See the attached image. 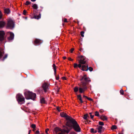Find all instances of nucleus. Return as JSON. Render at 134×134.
I'll return each mask as SVG.
<instances>
[{"instance_id": "nucleus-54", "label": "nucleus", "mask_w": 134, "mask_h": 134, "mask_svg": "<svg viewBox=\"0 0 134 134\" xmlns=\"http://www.w3.org/2000/svg\"><path fill=\"white\" fill-rule=\"evenodd\" d=\"M57 110L59 111H60V110H59V109H58V108H57Z\"/></svg>"}, {"instance_id": "nucleus-37", "label": "nucleus", "mask_w": 134, "mask_h": 134, "mask_svg": "<svg viewBox=\"0 0 134 134\" xmlns=\"http://www.w3.org/2000/svg\"><path fill=\"white\" fill-rule=\"evenodd\" d=\"M84 32L83 31H81V36L83 37H84Z\"/></svg>"}, {"instance_id": "nucleus-9", "label": "nucleus", "mask_w": 134, "mask_h": 134, "mask_svg": "<svg viewBox=\"0 0 134 134\" xmlns=\"http://www.w3.org/2000/svg\"><path fill=\"white\" fill-rule=\"evenodd\" d=\"M88 65L86 63V65H81L80 69L83 71H87L88 70Z\"/></svg>"}, {"instance_id": "nucleus-6", "label": "nucleus", "mask_w": 134, "mask_h": 134, "mask_svg": "<svg viewBox=\"0 0 134 134\" xmlns=\"http://www.w3.org/2000/svg\"><path fill=\"white\" fill-rule=\"evenodd\" d=\"M7 27L8 28H12L14 26V23L13 20L10 19H7Z\"/></svg>"}, {"instance_id": "nucleus-56", "label": "nucleus", "mask_w": 134, "mask_h": 134, "mask_svg": "<svg viewBox=\"0 0 134 134\" xmlns=\"http://www.w3.org/2000/svg\"><path fill=\"white\" fill-rule=\"evenodd\" d=\"M118 134H123V133H119Z\"/></svg>"}, {"instance_id": "nucleus-26", "label": "nucleus", "mask_w": 134, "mask_h": 134, "mask_svg": "<svg viewBox=\"0 0 134 134\" xmlns=\"http://www.w3.org/2000/svg\"><path fill=\"white\" fill-rule=\"evenodd\" d=\"M41 103H45L44 99L43 98H42L41 99Z\"/></svg>"}, {"instance_id": "nucleus-3", "label": "nucleus", "mask_w": 134, "mask_h": 134, "mask_svg": "<svg viewBox=\"0 0 134 134\" xmlns=\"http://www.w3.org/2000/svg\"><path fill=\"white\" fill-rule=\"evenodd\" d=\"M24 95L26 99H31L34 100L36 98V94L29 91L25 92L24 93Z\"/></svg>"}, {"instance_id": "nucleus-53", "label": "nucleus", "mask_w": 134, "mask_h": 134, "mask_svg": "<svg viewBox=\"0 0 134 134\" xmlns=\"http://www.w3.org/2000/svg\"><path fill=\"white\" fill-rule=\"evenodd\" d=\"M83 97L86 98V97H87L86 96H85L84 95L83 96Z\"/></svg>"}, {"instance_id": "nucleus-35", "label": "nucleus", "mask_w": 134, "mask_h": 134, "mask_svg": "<svg viewBox=\"0 0 134 134\" xmlns=\"http://www.w3.org/2000/svg\"><path fill=\"white\" fill-rule=\"evenodd\" d=\"M121 94L122 95H123L124 93V91L122 90H121L120 91Z\"/></svg>"}, {"instance_id": "nucleus-7", "label": "nucleus", "mask_w": 134, "mask_h": 134, "mask_svg": "<svg viewBox=\"0 0 134 134\" xmlns=\"http://www.w3.org/2000/svg\"><path fill=\"white\" fill-rule=\"evenodd\" d=\"M49 84L46 82H44L42 85V87L43 88L44 91L45 92L47 91L49 89Z\"/></svg>"}, {"instance_id": "nucleus-2", "label": "nucleus", "mask_w": 134, "mask_h": 134, "mask_svg": "<svg viewBox=\"0 0 134 134\" xmlns=\"http://www.w3.org/2000/svg\"><path fill=\"white\" fill-rule=\"evenodd\" d=\"M81 83L80 84V87L79 88L80 93H82L84 92L87 89L86 85L87 83L90 81V79L85 74L83 75L80 79Z\"/></svg>"}, {"instance_id": "nucleus-8", "label": "nucleus", "mask_w": 134, "mask_h": 134, "mask_svg": "<svg viewBox=\"0 0 134 134\" xmlns=\"http://www.w3.org/2000/svg\"><path fill=\"white\" fill-rule=\"evenodd\" d=\"M5 34L3 31H0V41H2L4 40Z\"/></svg>"}, {"instance_id": "nucleus-30", "label": "nucleus", "mask_w": 134, "mask_h": 134, "mask_svg": "<svg viewBox=\"0 0 134 134\" xmlns=\"http://www.w3.org/2000/svg\"><path fill=\"white\" fill-rule=\"evenodd\" d=\"M30 3H31V2H30L28 1H27L26 2L25 4V5H29L30 4Z\"/></svg>"}, {"instance_id": "nucleus-45", "label": "nucleus", "mask_w": 134, "mask_h": 134, "mask_svg": "<svg viewBox=\"0 0 134 134\" xmlns=\"http://www.w3.org/2000/svg\"><path fill=\"white\" fill-rule=\"evenodd\" d=\"M62 78L63 80H66V78L65 77H63Z\"/></svg>"}, {"instance_id": "nucleus-27", "label": "nucleus", "mask_w": 134, "mask_h": 134, "mask_svg": "<svg viewBox=\"0 0 134 134\" xmlns=\"http://www.w3.org/2000/svg\"><path fill=\"white\" fill-rule=\"evenodd\" d=\"M88 116V114H87L84 115L83 117V119L85 120H86Z\"/></svg>"}, {"instance_id": "nucleus-23", "label": "nucleus", "mask_w": 134, "mask_h": 134, "mask_svg": "<svg viewBox=\"0 0 134 134\" xmlns=\"http://www.w3.org/2000/svg\"><path fill=\"white\" fill-rule=\"evenodd\" d=\"M74 92L76 93L78 92L79 90L78 88L77 87H75L74 89Z\"/></svg>"}, {"instance_id": "nucleus-15", "label": "nucleus", "mask_w": 134, "mask_h": 134, "mask_svg": "<svg viewBox=\"0 0 134 134\" xmlns=\"http://www.w3.org/2000/svg\"><path fill=\"white\" fill-rule=\"evenodd\" d=\"M60 115L62 117H66V119L67 117H70L69 116H68L67 114L64 112L61 113L60 114Z\"/></svg>"}, {"instance_id": "nucleus-49", "label": "nucleus", "mask_w": 134, "mask_h": 134, "mask_svg": "<svg viewBox=\"0 0 134 134\" xmlns=\"http://www.w3.org/2000/svg\"><path fill=\"white\" fill-rule=\"evenodd\" d=\"M35 130H36L35 128H34V129H33L32 130V131H33L34 132H35Z\"/></svg>"}, {"instance_id": "nucleus-57", "label": "nucleus", "mask_w": 134, "mask_h": 134, "mask_svg": "<svg viewBox=\"0 0 134 134\" xmlns=\"http://www.w3.org/2000/svg\"><path fill=\"white\" fill-rule=\"evenodd\" d=\"M80 51H81V49H80Z\"/></svg>"}, {"instance_id": "nucleus-10", "label": "nucleus", "mask_w": 134, "mask_h": 134, "mask_svg": "<svg viewBox=\"0 0 134 134\" xmlns=\"http://www.w3.org/2000/svg\"><path fill=\"white\" fill-rule=\"evenodd\" d=\"M42 42V41L40 40L36 39L34 41V44L35 45H39Z\"/></svg>"}, {"instance_id": "nucleus-31", "label": "nucleus", "mask_w": 134, "mask_h": 134, "mask_svg": "<svg viewBox=\"0 0 134 134\" xmlns=\"http://www.w3.org/2000/svg\"><path fill=\"white\" fill-rule=\"evenodd\" d=\"M99 124L101 126H103L104 125L103 122H102L99 121Z\"/></svg>"}, {"instance_id": "nucleus-20", "label": "nucleus", "mask_w": 134, "mask_h": 134, "mask_svg": "<svg viewBox=\"0 0 134 134\" xmlns=\"http://www.w3.org/2000/svg\"><path fill=\"white\" fill-rule=\"evenodd\" d=\"M32 7L33 9H37L38 8L37 5L36 4H33L32 6Z\"/></svg>"}, {"instance_id": "nucleus-22", "label": "nucleus", "mask_w": 134, "mask_h": 134, "mask_svg": "<svg viewBox=\"0 0 134 134\" xmlns=\"http://www.w3.org/2000/svg\"><path fill=\"white\" fill-rule=\"evenodd\" d=\"M91 133H96L97 132V131L96 130H94L93 128H91Z\"/></svg>"}, {"instance_id": "nucleus-1", "label": "nucleus", "mask_w": 134, "mask_h": 134, "mask_svg": "<svg viewBox=\"0 0 134 134\" xmlns=\"http://www.w3.org/2000/svg\"><path fill=\"white\" fill-rule=\"evenodd\" d=\"M66 120L68 121L66 124L67 127H64L63 131L60 128L57 127L55 128L54 130L56 134H65V132L68 133L70 130V129L68 127L72 128L77 132L81 131V129L75 120L71 117H67Z\"/></svg>"}, {"instance_id": "nucleus-5", "label": "nucleus", "mask_w": 134, "mask_h": 134, "mask_svg": "<svg viewBox=\"0 0 134 134\" xmlns=\"http://www.w3.org/2000/svg\"><path fill=\"white\" fill-rule=\"evenodd\" d=\"M16 98L18 102L20 104H22L25 102V98L21 94H18L16 95Z\"/></svg>"}, {"instance_id": "nucleus-21", "label": "nucleus", "mask_w": 134, "mask_h": 134, "mask_svg": "<svg viewBox=\"0 0 134 134\" xmlns=\"http://www.w3.org/2000/svg\"><path fill=\"white\" fill-rule=\"evenodd\" d=\"M53 67L54 69V73L55 74L56 73V66L54 64H53Z\"/></svg>"}, {"instance_id": "nucleus-32", "label": "nucleus", "mask_w": 134, "mask_h": 134, "mask_svg": "<svg viewBox=\"0 0 134 134\" xmlns=\"http://www.w3.org/2000/svg\"><path fill=\"white\" fill-rule=\"evenodd\" d=\"M62 20L64 22H67V19L65 18H64L62 19Z\"/></svg>"}, {"instance_id": "nucleus-29", "label": "nucleus", "mask_w": 134, "mask_h": 134, "mask_svg": "<svg viewBox=\"0 0 134 134\" xmlns=\"http://www.w3.org/2000/svg\"><path fill=\"white\" fill-rule=\"evenodd\" d=\"M3 52L1 51V50L0 49V58L2 57L3 55Z\"/></svg>"}, {"instance_id": "nucleus-12", "label": "nucleus", "mask_w": 134, "mask_h": 134, "mask_svg": "<svg viewBox=\"0 0 134 134\" xmlns=\"http://www.w3.org/2000/svg\"><path fill=\"white\" fill-rule=\"evenodd\" d=\"M6 24L5 22L3 21H0V29L4 27Z\"/></svg>"}, {"instance_id": "nucleus-39", "label": "nucleus", "mask_w": 134, "mask_h": 134, "mask_svg": "<svg viewBox=\"0 0 134 134\" xmlns=\"http://www.w3.org/2000/svg\"><path fill=\"white\" fill-rule=\"evenodd\" d=\"M74 50V49L73 48H72L70 50V53H72Z\"/></svg>"}, {"instance_id": "nucleus-50", "label": "nucleus", "mask_w": 134, "mask_h": 134, "mask_svg": "<svg viewBox=\"0 0 134 134\" xmlns=\"http://www.w3.org/2000/svg\"><path fill=\"white\" fill-rule=\"evenodd\" d=\"M31 130H29V131L28 134H30V132H31Z\"/></svg>"}, {"instance_id": "nucleus-4", "label": "nucleus", "mask_w": 134, "mask_h": 134, "mask_svg": "<svg viewBox=\"0 0 134 134\" xmlns=\"http://www.w3.org/2000/svg\"><path fill=\"white\" fill-rule=\"evenodd\" d=\"M76 59L79 61V63L81 64H85L86 63L87 59L85 57L80 55L77 57Z\"/></svg>"}, {"instance_id": "nucleus-48", "label": "nucleus", "mask_w": 134, "mask_h": 134, "mask_svg": "<svg viewBox=\"0 0 134 134\" xmlns=\"http://www.w3.org/2000/svg\"><path fill=\"white\" fill-rule=\"evenodd\" d=\"M59 76H57L56 77V79L57 80H59Z\"/></svg>"}, {"instance_id": "nucleus-19", "label": "nucleus", "mask_w": 134, "mask_h": 134, "mask_svg": "<svg viewBox=\"0 0 134 134\" xmlns=\"http://www.w3.org/2000/svg\"><path fill=\"white\" fill-rule=\"evenodd\" d=\"M4 12L5 14H9L10 13V10L9 9H5L4 10Z\"/></svg>"}, {"instance_id": "nucleus-55", "label": "nucleus", "mask_w": 134, "mask_h": 134, "mask_svg": "<svg viewBox=\"0 0 134 134\" xmlns=\"http://www.w3.org/2000/svg\"><path fill=\"white\" fill-rule=\"evenodd\" d=\"M79 21H77V23L78 24H79Z\"/></svg>"}, {"instance_id": "nucleus-36", "label": "nucleus", "mask_w": 134, "mask_h": 134, "mask_svg": "<svg viewBox=\"0 0 134 134\" xmlns=\"http://www.w3.org/2000/svg\"><path fill=\"white\" fill-rule=\"evenodd\" d=\"M89 70L90 71H92L93 70V68L91 67H89V68H88V70Z\"/></svg>"}, {"instance_id": "nucleus-40", "label": "nucleus", "mask_w": 134, "mask_h": 134, "mask_svg": "<svg viewBox=\"0 0 134 134\" xmlns=\"http://www.w3.org/2000/svg\"><path fill=\"white\" fill-rule=\"evenodd\" d=\"M91 113H90L89 114L90 115V117L92 119H93L94 117V115H93L91 114Z\"/></svg>"}, {"instance_id": "nucleus-11", "label": "nucleus", "mask_w": 134, "mask_h": 134, "mask_svg": "<svg viewBox=\"0 0 134 134\" xmlns=\"http://www.w3.org/2000/svg\"><path fill=\"white\" fill-rule=\"evenodd\" d=\"M8 34H9L10 35V36L8 37V40H13L14 38V34L11 32H8Z\"/></svg>"}, {"instance_id": "nucleus-51", "label": "nucleus", "mask_w": 134, "mask_h": 134, "mask_svg": "<svg viewBox=\"0 0 134 134\" xmlns=\"http://www.w3.org/2000/svg\"><path fill=\"white\" fill-rule=\"evenodd\" d=\"M63 58L64 59H65L66 58V57H63Z\"/></svg>"}, {"instance_id": "nucleus-52", "label": "nucleus", "mask_w": 134, "mask_h": 134, "mask_svg": "<svg viewBox=\"0 0 134 134\" xmlns=\"http://www.w3.org/2000/svg\"><path fill=\"white\" fill-rule=\"evenodd\" d=\"M31 0L32 2H35L36 1V0Z\"/></svg>"}, {"instance_id": "nucleus-34", "label": "nucleus", "mask_w": 134, "mask_h": 134, "mask_svg": "<svg viewBox=\"0 0 134 134\" xmlns=\"http://www.w3.org/2000/svg\"><path fill=\"white\" fill-rule=\"evenodd\" d=\"M27 12L25 10H24L23 12V14L24 15H26Z\"/></svg>"}, {"instance_id": "nucleus-18", "label": "nucleus", "mask_w": 134, "mask_h": 134, "mask_svg": "<svg viewBox=\"0 0 134 134\" xmlns=\"http://www.w3.org/2000/svg\"><path fill=\"white\" fill-rule=\"evenodd\" d=\"M78 99L80 101L81 103H83V102L82 99L81 95H78L77 96Z\"/></svg>"}, {"instance_id": "nucleus-41", "label": "nucleus", "mask_w": 134, "mask_h": 134, "mask_svg": "<svg viewBox=\"0 0 134 134\" xmlns=\"http://www.w3.org/2000/svg\"><path fill=\"white\" fill-rule=\"evenodd\" d=\"M7 57V54H5V55H4V56L3 57V60H4Z\"/></svg>"}, {"instance_id": "nucleus-16", "label": "nucleus", "mask_w": 134, "mask_h": 134, "mask_svg": "<svg viewBox=\"0 0 134 134\" xmlns=\"http://www.w3.org/2000/svg\"><path fill=\"white\" fill-rule=\"evenodd\" d=\"M77 66H78L80 69H81V64H79L78 65L76 63H74V68H76Z\"/></svg>"}, {"instance_id": "nucleus-43", "label": "nucleus", "mask_w": 134, "mask_h": 134, "mask_svg": "<svg viewBox=\"0 0 134 134\" xmlns=\"http://www.w3.org/2000/svg\"><path fill=\"white\" fill-rule=\"evenodd\" d=\"M68 59L69 60L71 61H73V59H72L70 57H69L68 58Z\"/></svg>"}, {"instance_id": "nucleus-28", "label": "nucleus", "mask_w": 134, "mask_h": 134, "mask_svg": "<svg viewBox=\"0 0 134 134\" xmlns=\"http://www.w3.org/2000/svg\"><path fill=\"white\" fill-rule=\"evenodd\" d=\"M31 126L32 128H33V129H34V128H35L36 127V125L34 124H32Z\"/></svg>"}, {"instance_id": "nucleus-13", "label": "nucleus", "mask_w": 134, "mask_h": 134, "mask_svg": "<svg viewBox=\"0 0 134 134\" xmlns=\"http://www.w3.org/2000/svg\"><path fill=\"white\" fill-rule=\"evenodd\" d=\"M100 119L103 121H107L108 120V117L104 115H103L100 116Z\"/></svg>"}, {"instance_id": "nucleus-25", "label": "nucleus", "mask_w": 134, "mask_h": 134, "mask_svg": "<svg viewBox=\"0 0 134 134\" xmlns=\"http://www.w3.org/2000/svg\"><path fill=\"white\" fill-rule=\"evenodd\" d=\"M95 116L99 117V112L97 111H96L95 113Z\"/></svg>"}, {"instance_id": "nucleus-33", "label": "nucleus", "mask_w": 134, "mask_h": 134, "mask_svg": "<svg viewBox=\"0 0 134 134\" xmlns=\"http://www.w3.org/2000/svg\"><path fill=\"white\" fill-rule=\"evenodd\" d=\"M86 98L88 100L91 101H93V100L91 98H90L88 97H86Z\"/></svg>"}, {"instance_id": "nucleus-24", "label": "nucleus", "mask_w": 134, "mask_h": 134, "mask_svg": "<svg viewBox=\"0 0 134 134\" xmlns=\"http://www.w3.org/2000/svg\"><path fill=\"white\" fill-rule=\"evenodd\" d=\"M117 128V127L116 125H113L111 128V129L112 130H114L116 129Z\"/></svg>"}, {"instance_id": "nucleus-42", "label": "nucleus", "mask_w": 134, "mask_h": 134, "mask_svg": "<svg viewBox=\"0 0 134 134\" xmlns=\"http://www.w3.org/2000/svg\"><path fill=\"white\" fill-rule=\"evenodd\" d=\"M104 112V110L103 109H100L99 110V112L100 113H102Z\"/></svg>"}, {"instance_id": "nucleus-47", "label": "nucleus", "mask_w": 134, "mask_h": 134, "mask_svg": "<svg viewBox=\"0 0 134 134\" xmlns=\"http://www.w3.org/2000/svg\"><path fill=\"white\" fill-rule=\"evenodd\" d=\"M70 134H76V133H75L74 132H71Z\"/></svg>"}, {"instance_id": "nucleus-38", "label": "nucleus", "mask_w": 134, "mask_h": 134, "mask_svg": "<svg viewBox=\"0 0 134 134\" xmlns=\"http://www.w3.org/2000/svg\"><path fill=\"white\" fill-rule=\"evenodd\" d=\"M49 129H47L45 130V132L46 133V134H49L48 133V131H49Z\"/></svg>"}, {"instance_id": "nucleus-46", "label": "nucleus", "mask_w": 134, "mask_h": 134, "mask_svg": "<svg viewBox=\"0 0 134 134\" xmlns=\"http://www.w3.org/2000/svg\"><path fill=\"white\" fill-rule=\"evenodd\" d=\"M35 133H36L38 134L39 133V131L38 130H37L36 131Z\"/></svg>"}, {"instance_id": "nucleus-17", "label": "nucleus", "mask_w": 134, "mask_h": 134, "mask_svg": "<svg viewBox=\"0 0 134 134\" xmlns=\"http://www.w3.org/2000/svg\"><path fill=\"white\" fill-rule=\"evenodd\" d=\"M103 127L101 126H99L98 128V132L99 133H101L102 130V129Z\"/></svg>"}, {"instance_id": "nucleus-14", "label": "nucleus", "mask_w": 134, "mask_h": 134, "mask_svg": "<svg viewBox=\"0 0 134 134\" xmlns=\"http://www.w3.org/2000/svg\"><path fill=\"white\" fill-rule=\"evenodd\" d=\"M41 17V14H39L38 15H34L33 16H32L31 15V18L33 19V18H35V19H40Z\"/></svg>"}, {"instance_id": "nucleus-44", "label": "nucleus", "mask_w": 134, "mask_h": 134, "mask_svg": "<svg viewBox=\"0 0 134 134\" xmlns=\"http://www.w3.org/2000/svg\"><path fill=\"white\" fill-rule=\"evenodd\" d=\"M2 15L1 13V12L0 11V19L2 18Z\"/></svg>"}]
</instances>
